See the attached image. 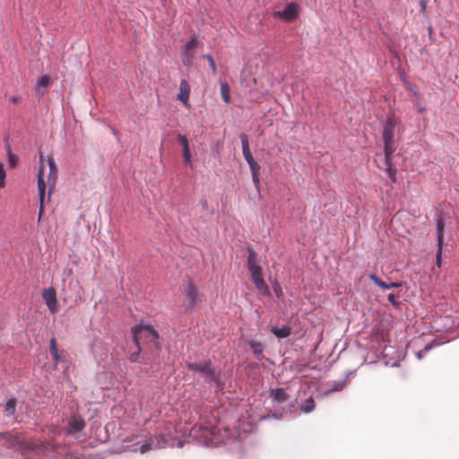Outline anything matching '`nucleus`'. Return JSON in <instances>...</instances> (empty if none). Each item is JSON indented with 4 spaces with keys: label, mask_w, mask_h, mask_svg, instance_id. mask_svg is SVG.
<instances>
[{
    "label": "nucleus",
    "mask_w": 459,
    "mask_h": 459,
    "mask_svg": "<svg viewBox=\"0 0 459 459\" xmlns=\"http://www.w3.org/2000/svg\"><path fill=\"white\" fill-rule=\"evenodd\" d=\"M378 157H379V158H381V156H380V155H377V156H376V159H375V161H376V162H377V159H378Z\"/></svg>",
    "instance_id": "c9c22d12"
},
{
    "label": "nucleus",
    "mask_w": 459,
    "mask_h": 459,
    "mask_svg": "<svg viewBox=\"0 0 459 459\" xmlns=\"http://www.w3.org/2000/svg\"><path fill=\"white\" fill-rule=\"evenodd\" d=\"M420 5L421 12L425 13L426 9H427V2L425 0H420Z\"/></svg>",
    "instance_id": "2f4dec72"
},
{
    "label": "nucleus",
    "mask_w": 459,
    "mask_h": 459,
    "mask_svg": "<svg viewBox=\"0 0 459 459\" xmlns=\"http://www.w3.org/2000/svg\"><path fill=\"white\" fill-rule=\"evenodd\" d=\"M444 230H445V222L441 217H438L437 220V264L440 266L441 264V253H442V246L444 239Z\"/></svg>",
    "instance_id": "f8f14e48"
},
{
    "label": "nucleus",
    "mask_w": 459,
    "mask_h": 459,
    "mask_svg": "<svg viewBox=\"0 0 459 459\" xmlns=\"http://www.w3.org/2000/svg\"><path fill=\"white\" fill-rule=\"evenodd\" d=\"M387 299L394 307H399L400 303L397 301L396 296L394 294L390 293L387 297Z\"/></svg>",
    "instance_id": "c756f323"
},
{
    "label": "nucleus",
    "mask_w": 459,
    "mask_h": 459,
    "mask_svg": "<svg viewBox=\"0 0 459 459\" xmlns=\"http://www.w3.org/2000/svg\"><path fill=\"white\" fill-rule=\"evenodd\" d=\"M247 164L251 170L252 180L256 188H258L260 183V165L255 160L250 161Z\"/></svg>",
    "instance_id": "f3484780"
},
{
    "label": "nucleus",
    "mask_w": 459,
    "mask_h": 459,
    "mask_svg": "<svg viewBox=\"0 0 459 459\" xmlns=\"http://www.w3.org/2000/svg\"><path fill=\"white\" fill-rule=\"evenodd\" d=\"M343 386H344L343 384H339L336 387L330 389L329 392L342 390L343 388Z\"/></svg>",
    "instance_id": "473e14b6"
},
{
    "label": "nucleus",
    "mask_w": 459,
    "mask_h": 459,
    "mask_svg": "<svg viewBox=\"0 0 459 459\" xmlns=\"http://www.w3.org/2000/svg\"><path fill=\"white\" fill-rule=\"evenodd\" d=\"M247 266L251 274V280L255 288L261 291L262 294L270 296L271 292L262 276V267L258 264L256 252L249 248Z\"/></svg>",
    "instance_id": "7ed1b4c3"
},
{
    "label": "nucleus",
    "mask_w": 459,
    "mask_h": 459,
    "mask_svg": "<svg viewBox=\"0 0 459 459\" xmlns=\"http://www.w3.org/2000/svg\"><path fill=\"white\" fill-rule=\"evenodd\" d=\"M271 331L277 338H286V337L290 336V333H291L290 326H282V327L274 326L272 328Z\"/></svg>",
    "instance_id": "412c9836"
},
{
    "label": "nucleus",
    "mask_w": 459,
    "mask_h": 459,
    "mask_svg": "<svg viewBox=\"0 0 459 459\" xmlns=\"http://www.w3.org/2000/svg\"><path fill=\"white\" fill-rule=\"evenodd\" d=\"M6 173L4 168V164L0 162V190L5 186Z\"/></svg>",
    "instance_id": "cd10ccee"
},
{
    "label": "nucleus",
    "mask_w": 459,
    "mask_h": 459,
    "mask_svg": "<svg viewBox=\"0 0 459 459\" xmlns=\"http://www.w3.org/2000/svg\"><path fill=\"white\" fill-rule=\"evenodd\" d=\"M85 427L84 420L78 415H73L68 421V433L74 434L82 431Z\"/></svg>",
    "instance_id": "4468645a"
},
{
    "label": "nucleus",
    "mask_w": 459,
    "mask_h": 459,
    "mask_svg": "<svg viewBox=\"0 0 459 459\" xmlns=\"http://www.w3.org/2000/svg\"><path fill=\"white\" fill-rule=\"evenodd\" d=\"M177 138L179 143L182 145V147L189 145L188 140L185 135L178 134Z\"/></svg>",
    "instance_id": "7c9ffc66"
},
{
    "label": "nucleus",
    "mask_w": 459,
    "mask_h": 459,
    "mask_svg": "<svg viewBox=\"0 0 459 459\" xmlns=\"http://www.w3.org/2000/svg\"><path fill=\"white\" fill-rule=\"evenodd\" d=\"M16 443L18 444L19 448L23 455L29 451H31L34 452L37 455H40L44 454L45 451H47L49 447L54 449V446L52 444L37 442L34 440H17Z\"/></svg>",
    "instance_id": "0eeeda50"
},
{
    "label": "nucleus",
    "mask_w": 459,
    "mask_h": 459,
    "mask_svg": "<svg viewBox=\"0 0 459 459\" xmlns=\"http://www.w3.org/2000/svg\"><path fill=\"white\" fill-rule=\"evenodd\" d=\"M49 351L56 365L61 360V356L59 355L56 341L54 337L50 339Z\"/></svg>",
    "instance_id": "4be33fe9"
},
{
    "label": "nucleus",
    "mask_w": 459,
    "mask_h": 459,
    "mask_svg": "<svg viewBox=\"0 0 459 459\" xmlns=\"http://www.w3.org/2000/svg\"><path fill=\"white\" fill-rule=\"evenodd\" d=\"M197 46V37L192 36L191 39L181 48V60L185 66H191L195 60V48Z\"/></svg>",
    "instance_id": "6e6552de"
},
{
    "label": "nucleus",
    "mask_w": 459,
    "mask_h": 459,
    "mask_svg": "<svg viewBox=\"0 0 459 459\" xmlns=\"http://www.w3.org/2000/svg\"><path fill=\"white\" fill-rule=\"evenodd\" d=\"M16 408V400L14 398H11L7 401L4 411L8 416H13L15 413Z\"/></svg>",
    "instance_id": "b1692460"
},
{
    "label": "nucleus",
    "mask_w": 459,
    "mask_h": 459,
    "mask_svg": "<svg viewBox=\"0 0 459 459\" xmlns=\"http://www.w3.org/2000/svg\"><path fill=\"white\" fill-rule=\"evenodd\" d=\"M240 140L242 144L243 156L246 161L248 163L255 160L249 149L248 136L245 134H242L240 135Z\"/></svg>",
    "instance_id": "dca6fc26"
},
{
    "label": "nucleus",
    "mask_w": 459,
    "mask_h": 459,
    "mask_svg": "<svg viewBox=\"0 0 459 459\" xmlns=\"http://www.w3.org/2000/svg\"><path fill=\"white\" fill-rule=\"evenodd\" d=\"M170 438V435L165 434H160L157 437H151L146 443L140 446V453L144 454L153 448H159L167 444Z\"/></svg>",
    "instance_id": "9d476101"
},
{
    "label": "nucleus",
    "mask_w": 459,
    "mask_h": 459,
    "mask_svg": "<svg viewBox=\"0 0 459 459\" xmlns=\"http://www.w3.org/2000/svg\"><path fill=\"white\" fill-rule=\"evenodd\" d=\"M316 407L315 401L312 397L307 399L300 406V410L305 413L311 412Z\"/></svg>",
    "instance_id": "5701e85b"
},
{
    "label": "nucleus",
    "mask_w": 459,
    "mask_h": 459,
    "mask_svg": "<svg viewBox=\"0 0 459 459\" xmlns=\"http://www.w3.org/2000/svg\"><path fill=\"white\" fill-rule=\"evenodd\" d=\"M271 397L273 401L281 403H285L290 398V395L283 388H275L271 391Z\"/></svg>",
    "instance_id": "a211bd4d"
},
{
    "label": "nucleus",
    "mask_w": 459,
    "mask_h": 459,
    "mask_svg": "<svg viewBox=\"0 0 459 459\" xmlns=\"http://www.w3.org/2000/svg\"><path fill=\"white\" fill-rule=\"evenodd\" d=\"M19 161L17 155L13 154L11 151L8 152V163L10 167L14 168Z\"/></svg>",
    "instance_id": "bb28decb"
},
{
    "label": "nucleus",
    "mask_w": 459,
    "mask_h": 459,
    "mask_svg": "<svg viewBox=\"0 0 459 459\" xmlns=\"http://www.w3.org/2000/svg\"><path fill=\"white\" fill-rule=\"evenodd\" d=\"M188 370L196 371L201 373L207 383H214L219 390L224 388V384L220 378V375L216 372L210 360H202L186 365Z\"/></svg>",
    "instance_id": "20e7f679"
},
{
    "label": "nucleus",
    "mask_w": 459,
    "mask_h": 459,
    "mask_svg": "<svg viewBox=\"0 0 459 459\" xmlns=\"http://www.w3.org/2000/svg\"><path fill=\"white\" fill-rule=\"evenodd\" d=\"M134 336V342L140 350V342L148 340L155 342L156 348L160 349V343L157 342L159 339L158 332L150 325H138L132 330Z\"/></svg>",
    "instance_id": "39448f33"
},
{
    "label": "nucleus",
    "mask_w": 459,
    "mask_h": 459,
    "mask_svg": "<svg viewBox=\"0 0 459 459\" xmlns=\"http://www.w3.org/2000/svg\"><path fill=\"white\" fill-rule=\"evenodd\" d=\"M299 13V6L296 3L288 4L283 10L273 13V17L280 18L285 22L295 20Z\"/></svg>",
    "instance_id": "1a4fd4ad"
},
{
    "label": "nucleus",
    "mask_w": 459,
    "mask_h": 459,
    "mask_svg": "<svg viewBox=\"0 0 459 459\" xmlns=\"http://www.w3.org/2000/svg\"><path fill=\"white\" fill-rule=\"evenodd\" d=\"M182 154L184 162L186 164H191V152L189 145L182 147Z\"/></svg>",
    "instance_id": "a878e982"
},
{
    "label": "nucleus",
    "mask_w": 459,
    "mask_h": 459,
    "mask_svg": "<svg viewBox=\"0 0 459 459\" xmlns=\"http://www.w3.org/2000/svg\"><path fill=\"white\" fill-rule=\"evenodd\" d=\"M249 346L252 349L253 352L256 355L262 354V352L264 351V346L259 342L252 341L249 342Z\"/></svg>",
    "instance_id": "393cba45"
},
{
    "label": "nucleus",
    "mask_w": 459,
    "mask_h": 459,
    "mask_svg": "<svg viewBox=\"0 0 459 459\" xmlns=\"http://www.w3.org/2000/svg\"><path fill=\"white\" fill-rule=\"evenodd\" d=\"M189 95L190 85L186 79H182L179 83V92L177 95V100L181 101L186 107H189Z\"/></svg>",
    "instance_id": "ddd939ff"
},
{
    "label": "nucleus",
    "mask_w": 459,
    "mask_h": 459,
    "mask_svg": "<svg viewBox=\"0 0 459 459\" xmlns=\"http://www.w3.org/2000/svg\"><path fill=\"white\" fill-rule=\"evenodd\" d=\"M369 279L375 283L377 284L378 287L380 288H383V289H386V290H389V289H392V288H398L400 286H402V283L401 282H391V283H386L384 281L380 280L377 275L375 274H370L369 275Z\"/></svg>",
    "instance_id": "6ab92c4d"
},
{
    "label": "nucleus",
    "mask_w": 459,
    "mask_h": 459,
    "mask_svg": "<svg viewBox=\"0 0 459 459\" xmlns=\"http://www.w3.org/2000/svg\"><path fill=\"white\" fill-rule=\"evenodd\" d=\"M184 294L186 300V311L193 312L195 307L202 302V295L191 280H188Z\"/></svg>",
    "instance_id": "423d86ee"
},
{
    "label": "nucleus",
    "mask_w": 459,
    "mask_h": 459,
    "mask_svg": "<svg viewBox=\"0 0 459 459\" xmlns=\"http://www.w3.org/2000/svg\"><path fill=\"white\" fill-rule=\"evenodd\" d=\"M42 299H44L48 308L52 314L58 311L57 299L56 290L52 287L44 289L42 291Z\"/></svg>",
    "instance_id": "9b49d317"
},
{
    "label": "nucleus",
    "mask_w": 459,
    "mask_h": 459,
    "mask_svg": "<svg viewBox=\"0 0 459 459\" xmlns=\"http://www.w3.org/2000/svg\"><path fill=\"white\" fill-rule=\"evenodd\" d=\"M47 163L48 167V173H46V169L43 164V157L40 155V169L37 174V181L39 187V220H40L43 211H44V199L46 190L48 191V196H50L52 191L55 189L56 181H57V167L53 157L49 156L47 159Z\"/></svg>",
    "instance_id": "f257e3e1"
},
{
    "label": "nucleus",
    "mask_w": 459,
    "mask_h": 459,
    "mask_svg": "<svg viewBox=\"0 0 459 459\" xmlns=\"http://www.w3.org/2000/svg\"><path fill=\"white\" fill-rule=\"evenodd\" d=\"M51 77L48 74L40 76L35 86V91L38 94L43 95L46 92V89L50 86Z\"/></svg>",
    "instance_id": "2eb2a0df"
},
{
    "label": "nucleus",
    "mask_w": 459,
    "mask_h": 459,
    "mask_svg": "<svg viewBox=\"0 0 459 459\" xmlns=\"http://www.w3.org/2000/svg\"><path fill=\"white\" fill-rule=\"evenodd\" d=\"M204 57L207 59L209 65L211 67L212 73L213 74H216L217 68H216V65H215V62H214V59L212 58V56L210 55H205V56H204Z\"/></svg>",
    "instance_id": "c85d7f7f"
},
{
    "label": "nucleus",
    "mask_w": 459,
    "mask_h": 459,
    "mask_svg": "<svg viewBox=\"0 0 459 459\" xmlns=\"http://www.w3.org/2000/svg\"><path fill=\"white\" fill-rule=\"evenodd\" d=\"M20 100V97L18 96H13L11 98V101L13 102V103H16Z\"/></svg>",
    "instance_id": "f704fd0d"
},
{
    "label": "nucleus",
    "mask_w": 459,
    "mask_h": 459,
    "mask_svg": "<svg viewBox=\"0 0 459 459\" xmlns=\"http://www.w3.org/2000/svg\"><path fill=\"white\" fill-rule=\"evenodd\" d=\"M397 126V121L393 117H388L383 130V141H384V169L386 171L389 178L395 182L396 180V169L392 162L393 153L394 152V131Z\"/></svg>",
    "instance_id": "f03ea898"
},
{
    "label": "nucleus",
    "mask_w": 459,
    "mask_h": 459,
    "mask_svg": "<svg viewBox=\"0 0 459 459\" xmlns=\"http://www.w3.org/2000/svg\"><path fill=\"white\" fill-rule=\"evenodd\" d=\"M221 95L223 100V101L227 104L230 103L231 97H230V87L227 82H221Z\"/></svg>",
    "instance_id": "aec40b11"
},
{
    "label": "nucleus",
    "mask_w": 459,
    "mask_h": 459,
    "mask_svg": "<svg viewBox=\"0 0 459 459\" xmlns=\"http://www.w3.org/2000/svg\"><path fill=\"white\" fill-rule=\"evenodd\" d=\"M137 357H138V352L133 353L130 356V360L131 361H135L137 359Z\"/></svg>",
    "instance_id": "72a5a7b5"
}]
</instances>
